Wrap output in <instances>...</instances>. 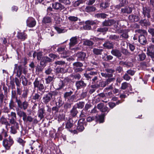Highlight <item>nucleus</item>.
<instances>
[{"mask_svg": "<svg viewBox=\"0 0 154 154\" xmlns=\"http://www.w3.org/2000/svg\"><path fill=\"white\" fill-rule=\"evenodd\" d=\"M33 84L34 88H37V91H40L42 92L43 93H44V91H45L44 85L40 80H38V78L35 79Z\"/></svg>", "mask_w": 154, "mask_h": 154, "instance_id": "f257e3e1", "label": "nucleus"}, {"mask_svg": "<svg viewBox=\"0 0 154 154\" xmlns=\"http://www.w3.org/2000/svg\"><path fill=\"white\" fill-rule=\"evenodd\" d=\"M13 143L14 141L13 139L11 138L10 136L9 137V140L7 139H5L3 141V145L7 149H9Z\"/></svg>", "mask_w": 154, "mask_h": 154, "instance_id": "f03ea898", "label": "nucleus"}, {"mask_svg": "<svg viewBox=\"0 0 154 154\" xmlns=\"http://www.w3.org/2000/svg\"><path fill=\"white\" fill-rule=\"evenodd\" d=\"M8 119L9 120V122L11 124H14L17 123L16 121L17 116L15 112H11L10 114H8Z\"/></svg>", "mask_w": 154, "mask_h": 154, "instance_id": "7ed1b4c3", "label": "nucleus"}, {"mask_svg": "<svg viewBox=\"0 0 154 154\" xmlns=\"http://www.w3.org/2000/svg\"><path fill=\"white\" fill-rule=\"evenodd\" d=\"M73 68L75 72H82L83 69L81 68L83 66V64L79 62H76L73 63Z\"/></svg>", "mask_w": 154, "mask_h": 154, "instance_id": "20e7f679", "label": "nucleus"}, {"mask_svg": "<svg viewBox=\"0 0 154 154\" xmlns=\"http://www.w3.org/2000/svg\"><path fill=\"white\" fill-rule=\"evenodd\" d=\"M26 26L29 27H33L35 26L36 22L32 17H29L26 20Z\"/></svg>", "mask_w": 154, "mask_h": 154, "instance_id": "39448f33", "label": "nucleus"}, {"mask_svg": "<svg viewBox=\"0 0 154 154\" xmlns=\"http://www.w3.org/2000/svg\"><path fill=\"white\" fill-rule=\"evenodd\" d=\"M53 94L51 92L45 94L42 98L43 102L45 104H47L51 100Z\"/></svg>", "mask_w": 154, "mask_h": 154, "instance_id": "423d86ee", "label": "nucleus"}, {"mask_svg": "<svg viewBox=\"0 0 154 154\" xmlns=\"http://www.w3.org/2000/svg\"><path fill=\"white\" fill-rule=\"evenodd\" d=\"M70 120L68 121L66 124V128L68 130L70 131L73 132L74 134L77 133V131L75 129H73L74 125L72 123H71Z\"/></svg>", "mask_w": 154, "mask_h": 154, "instance_id": "0eeeda50", "label": "nucleus"}, {"mask_svg": "<svg viewBox=\"0 0 154 154\" xmlns=\"http://www.w3.org/2000/svg\"><path fill=\"white\" fill-rule=\"evenodd\" d=\"M17 104L18 107L21 109H23L24 110H25L27 108L29 105L27 101H25L22 103L20 100L17 103Z\"/></svg>", "mask_w": 154, "mask_h": 154, "instance_id": "6e6552de", "label": "nucleus"}, {"mask_svg": "<svg viewBox=\"0 0 154 154\" xmlns=\"http://www.w3.org/2000/svg\"><path fill=\"white\" fill-rule=\"evenodd\" d=\"M13 124L14 125H12L10 127V132L12 134H15L17 133V130L19 129V124L17 123Z\"/></svg>", "mask_w": 154, "mask_h": 154, "instance_id": "1a4fd4ad", "label": "nucleus"}, {"mask_svg": "<svg viewBox=\"0 0 154 154\" xmlns=\"http://www.w3.org/2000/svg\"><path fill=\"white\" fill-rule=\"evenodd\" d=\"M52 6L53 8L60 11H61L65 8V7L63 5L59 2H56L52 4Z\"/></svg>", "mask_w": 154, "mask_h": 154, "instance_id": "9d476101", "label": "nucleus"}, {"mask_svg": "<svg viewBox=\"0 0 154 154\" xmlns=\"http://www.w3.org/2000/svg\"><path fill=\"white\" fill-rule=\"evenodd\" d=\"M119 4L115 6V7L118 9H120L121 7H124L128 4V0H119Z\"/></svg>", "mask_w": 154, "mask_h": 154, "instance_id": "9b49d317", "label": "nucleus"}, {"mask_svg": "<svg viewBox=\"0 0 154 154\" xmlns=\"http://www.w3.org/2000/svg\"><path fill=\"white\" fill-rule=\"evenodd\" d=\"M147 51H148L147 53L148 55L150 56L153 60L154 58V47L153 46L151 45L148 47Z\"/></svg>", "mask_w": 154, "mask_h": 154, "instance_id": "f8f14e48", "label": "nucleus"}, {"mask_svg": "<svg viewBox=\"0 0 154 154\" xmlns=\"http://www.w3.org/2000/svg\"><path fill=\"white\" fill-rule=\"evenodd\" d=\"M75 86L77 89L78 90L86 86V84L83 81L81 80L76 82Z\"/></svg>", "mask_w": 154, "mask_h": 154, "instance_id": "ddd939ff", "label": "nucleus"}, {"mask_svg": "<svg viewBox=\"0 0 154 154\" xmlns=\"http://www.w3.org/2000/svg\"><path fill=\"white\" fill-rule=\"evenodd\" d=\"M143 14L144 17L146 16L148 18L150 17V11L149 8H146L144 5H143Z\"/></svg>", "mask_w": 154, "mask_h": 154, "instance_id": "4468645a", "label": "nucleus"}, {"mask_svg": "<svg viewBox=\"0 0 154 154\" xmlns=\"http://www.w3.org/2000/svg\"><path fill=\"white\" fill-rule=\"evenodd\" d=\"M121 13L122 14H129L131 13L132 11V8L130 7H126L121 9Z\"/></svg>", "mask_w": 154, "mask_h": 154, "instance_id": "2eb2a0df", "label": "nucleus"}, {"mask_svg": "<svg viewBox=\"0 0 154 154\" xmlns=\"http://www.w3.org/2000/svg\"><path fill=\"white\" fill-rule=\"evenodd\" d=\"M116 22L113 20H105L102 23V25L103 26H111L115 24Z\"/></svg>", "mask_w": 154, "mask_h": 154, "instance_id": "dca6fc26", "label": "nucleus"}, {"mask_svg": "<svg viewBox=\"0 0 154 154\" xmlns=\"http://www.w3.org/2000/svg\"><path fill=\"white\" fill-rule=\"evenodd\" d=\"M17 115L20 117H23V120L25 121L26 119V113L23 111L20 110L18 109H16Z\"/></svg>", "mask_w": 154, "mask_h": 154, "instance_id": "f3484780", "label": "nucleus"}, {"mask_svg": "<svg viewBox=\"0 0 154 154\" xmlns=\"http://www.w3.org/2000/svg\"><path fill=\"white\" fill-rule=\"evenodd\" d=\"M86 54L85 53L82 52H78L76 56L79 60H84L86 57Z\"/></svg>", "mask_w": 154, "mask_h": 154, "instance_id": "a211bd4d", "label": "nucleus"}, {"mask_svg": "<svg viewBox=\"0 0 154 154\" xmlns=\"http://www.w3.org/2000/svg\"><path fill=\"white\" fill-rule=\"evenodd\" d=\"M52 60L47 57H42L40 62V64L44 66L45 63L51 62Z\"/></svg>", "mask_w": 154, "mask_h": 154, "instance_id": "6ab92c4d", "label": "nucleus"}, {"mask_svg": "<svg viewBox=\"0 0 154 154\" xmlns=\"http://www.w3.org/2000/svg\"><path fill=\"white\" fill-rule=\"evenodd\" d=\"M139 41L140 43L143 45H145L147 41L146 37L144 35H140L139 37Z\"/></svg>", "mask_w": 154, "mask_h": 154, "instance_id": "aec40b11", "label": "nucleus"}, {"mask_svg": "<svg viewBox=\"0 0 154 154\" xmlns=\"http://www.w3.org/2000/svg\"><path fill=\"white\" fill-rule=\"evenodd\" d=\"M17 38L22 40H24L27 38V35L23 32H18L17 33Z\"/></svg>", "mask_w": 154, "mask_h": 154, "instance_id": "412c9836", "label": "nucleus"}, {"mask_svg": "<svg viewBox=\"0 0 154 154\" xmlns=\"http://www.w3.org/2000/svg\"><path fill=\"white\" fill-rule=\"evenodd\" d=\"M83 121L82 119H80L78 122V125L77 127V129L80 132L82 131L84 129V128L83 126V124L81 123V121Z\"/></svg>", "mask_w": 154, "mask_h": 154, "instance_id": "4be33fe9", "label": "nucleus"}, {"mask_svg": "<svg viewBox=\"0 0 154 154\" xmlns=\"http://www.w3.org/2000/svg\"><path fill=\"white\" fill-rule=\"evenodd\" d=\"M128 18L131 22H137L139 20V17L136 15H130L129 16Z\"/></svg>", "mask_w": 154, "mask_h": 154, "instance_id": "5701e85b", "label": "nucleus"}, {"mask_svg": "<svg viewBox=\"0 0 154 154\" xmlns=\"http://www.w3.org/2000/svg\"><path fill=\"white\" fill-rule=\"evenodd\" d=\"M111 53L113 55L119 58L121 57L122 55L121 52L118 50H112L111 51Z\"/></svg>", "mask_w": 154, "mask_h": 154, "instance_id": "b1692460", "label": "nucleus"}, {"mask_svg": "<svg viewBox=\"0 0 154 154\" xmlns=\"http://www.w3.org/2000/svg\"><path fill=\"white\" fill-rule=\"evenodd\" d=\"M105 26H103L97 28V32L105 33L108 30V28L107 27H105Z\"/></svg>", "mask_w": 154, "mask_h": 154, "instance_id": "393cba45", "label": "nucleus"}, {"mask_svg": "<svg viewBox=\"0 0 154 154\" xmlns=\"http://www.w3.org/2000/svg\"><path fill=\"white\" fill-rule=\"evenodd\" d=\"M78 112L77 109V107L76 106H74L70 111L71 115L72 116L75 117L76 115Z\"/></svg>", "mask_w": 154, "mask_h": 154, "instance_id": "a878e982", "label": "nucleus"}, {"mask_svg": "<svg viewBox=\"0 0 154 154\" xmlns=\"http://www.w3.org/2000/svg\"><path fill=\"white\" fill-rule=\"evenodd\" d=\"M70 42L69 43L70 47L76 44L77 42V37H72L70 40Z\"/></svg>", "mask_w": 154, "mask_h": 154, "instance_id": "bb28decb", "label": "nucleus"}, {"mask_svg": "<svg viewBox=\"0 0 154 154\" xmlns=\"http://www.w3.org/2000/svg\"><path fill=\"white\" fill-rule=\"evenodd\" d=\"M51 22V19L49 17L46 16L44 17L42 20V22L45 24L50 23Z\"/></svg>", "mask_w": 154, "mask_h": 154, "instance_id": "cd10ccee", "label": "nucleus"}, {"mask_svg": "<svg viewBox=\"0 0 154 154\" xmlns=\"http://www.w3.org/2000/svg\"><path fill=\"white\" fill-rule=\"evenodd\" d=\"M103 51V50L102 49L96 48H94L93 50L94 53L97 55H101Z\"/></svg>", "mask_w": 154, "mask_h": 154, "instance_id": "c85d7f7f", "label": "nucleus"}, {"mask_svg": "<svg viewBox=\"0 0 154 154\" xmlns=\"http://www.w3.org/2000/svg\"><path fill=\"white\" fill-rule=\"evenodd\" d=\"M11 98L12 99H16V102L17 103L20 100L18 99L17 97L15 91H11Z\"/></svg>", "mask_w": 154, "mask_h": 154, "instance_id": "c756f323", "label": "nucleus"}, {"mask_svg": "<svg viewBox=\"0 0 154 154\" xmlns=\"http://www.w3.org/2000/svg\"><path fill=\"white\" fill-rule=\"evenodd\" d=\"M103 46L104 47L109 49H110L113 47L112 44L109 42H107L104 43L103 45Z\"/></svg>", "mask_w": 154, "mask_h": 154, "instance_id": "7c9ffc66", "label": "nucleus"}, {"mask_svg": "<svg viewBox=\"0 0 154 154\" xmlns=\"http://www.w3.org/2000/svg\"><path fill=\"white\" fill-rule=\"evenodd\" d=\"M85 23L87 25L85 26V28L86 27L88 29H91V27L90 25H93L94 24V23L93 21L89 20L86 21Z\"/></svg>", "mask_w": 154, "mask_h": 154, "instance_id": "2f4dec72", "label": "nucleus"}, {"mask_svg": "<svg viewBox=\"0 0 154 154\" xmlns=\"http://www.w3.org/2000/svg\"><path fill=\"white\" fill-rule=\"evenodd\" d=\"M41 98L40 95L38 93H35L32 96V99L35 101H39Z\"/></svg>", "mask_w": 154, "mask_h": 154, "instance_id": "473e14b6", "label": "nucleus"}, {"mask_svg": "<svg viewBox=\"0 0 154 154\" xmlns=\"http://www.w3.org/2000/svg\"><path fill=\"white\" fill-rule=\"evenodd\" d=\"M97 88V84H96L91 85L90 86L91 88L89 92V93L90 94H92L95 91Z\"/></svg>", "mask_w": 154, "mask_h": 154, "instance_id": "72a5a7b5", "label": "nucleus"}, {"mask_svg": "<svg viewBox=\"0 0 154 154\" xmlns=\"http://www.w3.org/2000/svg\"><path fill=\"white\" fill-rule=\"evenodd\" d=\"M18 69L17 70L16 75L17 77L19 78L22 74V72L23 70V67H22L21 66H18Z\"/></svg>", "mask_w": 154, "mask_h": 154, "instance_id": "f704fd0d", "label": "nucleus"}, {"mask_svg": "<svg viewBox=\"0 0 154 154\" xmlns=\"http://www.w3.org/2000/svg\"><path fill=\"white\" fill-rule=\"evenodd\" d=\"M54 28L57 31V32L59 33H64L67 31V30L65 29L61 28L58 27H55Z\"/></svg>", "mask_w": 154, "mask_h": 154, "instance_id": "c9c22d12", "label": "nucleus"}, {"mask_svg": "<svg viewBox=\"0 0 154 154\" xmlns=\"http://www.w3.org/2000/svg\"><path fill=\"white\" fill-rule=\"evenodd\" d=\"M83 44L85 45L88 46H92L94 44V43L89 40H86L84 42Z\"/></svg>", "mask_w": 154, "mask_h": 154, "instance_id": "e433bc0d", "label": "nucleus"}, {"mask_svg": "<svg viewBox=\"0 0 154 154\" xmlns=\"http://www.w3.org/2000/svg\"><path fill=\"white\" fill-rule=\"evenodd\" d=\"M96 10V8L93 6H87L85 10L86 12H90Z\"/></svg>", "mask_w": 154, "mask_h": 154, "instance_id": "4c0bfd02", "label": "nucleus"}, {"mask_svg": "<svg viewBox=\"0 0 154 154\" xmlns=\"http://www.w3.org/2000/svg\"><path fill=\"white\" fill-rule=\"evenodd\" d=\"M44 112L43 109H40L38 111V116L41 119H42L44 116Z\"/></svg>", "mask_w": 154, "mask_h": 154, "instance_id": "58836bf2", "label": "nucleus"}, {"mask_svg": "<svg viewBox=\"0 0 154 154\" xmlns=\"http://www.w3.org/2000/svg\"><path fill=\"white\" fill-rule=\"evenodd\" d=\"M85 103L83 102H80L76 103V106L77 108L79 109H82L84 106Z\"/></svg>", "mask_w": 154, "mask_h": 154, "instance_id": "ea45409f", "label": "nucleus"}, {"mask_svg": "<svg viewBox=\"0 0 154 154\" xmlns=\"http://www.w3.org/2000/svg\"><path fill=\"white\" fill-rule=\"evenodd\" d=\"M58 89H60L63 88L64 86V83L63 81H59L58 83Z\"/></svg>", "mask_w": 154, "mask_h": 154, "instance_id": "a19ab883", "label": "nucleus"}, {"mask_svg": "<svg viewBox=\"0 0 154 154\" xmlns=\"http://www.w3.org/2000/svg\"><path fill=\"white\" fill-rule=\"evenodd\" d=\"M70 76L73 78V79H74L76 80H79L81 78V75L78 73L74 75H70Z\"/></svg>", "mask_w": 154, "mask_h": 154, "instance_id": "79ce46f5", "label": "nucleus"}, {"mask_svg": "<svg viewBox=\"0 0 154 154\" xmlns=\"http://www.w3.org/2000/svg\"><path fill=\"white\" fill-rule=\"evenodd\" d=\"M56 71L58 73H65L66 72V70L64 69V68H57L56 69Z\"/></svg>", "mask_w": 154, "mask_h": 154, "instance_id": "37998d69", "label": "nucleus"}, {"mask_svg": "<svg viewBox=\"0 0 154 154\" xmlns=\"http://www.w3.org/2000/svg\"><path fill=\"white\" fill-rule=\"evenodd\" d=\"M104 115L102 114L101 115L96 116V118L99 120L100 123H102L103 122Z\"/></svg>", "mask_w": 154, "mask_h": 154, "instance_id": "c03bdc74", "label": "nucleus"}, {"mask_svg": "<svg viewBox=\"0 0 154 154\" xmlns=\"http://www.w3.org/2000/svg\"><path fill=\"white\" fill-rule=\"evenodd\" d=\"M9 107L10 109H13V108L15 106V103L14 102L13 100L11 99L9 103Z\"/></svg>", "mask_w": 154, "mask_h": 154, "instance_id": "a18cd8bd", "label": "nucleus"}, {"mask_svg": "<svg viewBox=\"0 0 154 154\" xmlns=\"http://www.w3.org/2000/svg\"><path fill=\"white\" fill-rule=\"evenodd\" d=\"M92 64V66H95L96 68L99 67V62L98 60L94 61L91 62Z\"/></svg>", "mask_w": 154, "mask_h": 154, "instance_id": "49530a36", "label": "nucleus"}, {"mask_svg": "<svg viewBox=\"0 0 154 154\" xmlns=\"http://www.w3.org/2000/svg\"><path fill=\"white\" fill-rule=\"evenodd\" d=\"M68 19L70 21L75 22L78 20V18L73 16H70L68 17Z\"/></svg>", "mask_w": 154, "mask_h": 154, "instance_id": "de8ad7c7", "label": "nucleus"}, {"mask_svg": "<svg viewBox=\"0 0 154 154\" xmlns=\"http://www.w3.org/2000/svg\"><path fill=\"white\" fill-rule=\"evenodd\" d=\"M108 2H106L105 3H102L100 4V6L102 7L103 8H105L109 6Z\"/></svg>", "mask_w": 154, "mask_h": 154, "instance_id": "09e8293b", "label": "nucleus"}, {"mask_svg": "<svg viewBox=\"0 0 154 154\" xmlns=\"http://www.w3.org/2000/svg\"><path fill=\"white\" fill-rule=\"evenodd\" d=\"M109 38L111 40H118L119 38V36L115 35H110Z\"/></svg>", "mask_w": 154, "mask_h": 154, "instance_id": "8fccbe9b", "label": "nucleus"}, {"mask_svg": "<svg viewBox=\"0 0 154 154\" xmlns=\"http://www.w3.org/2000/svg\"><path fill=\"white\" fill-rule=\"evenodd\" d=\"M107 85L106 84V81L104 82L102 81L99 83V85L97 84V88L99 87H104L106 86Z\"/></svg>", "mask_w": 154, "mask_h": 154, "instance_id": "3c124183", "label": "nucleus"}, {"mask_svg": "<svg viewBox=\"0 0 154 154\" xmlns=\"http://www.w3.org/2000/svg\"><path fill=\"white\" fill-rule=\"evenodd\" d=\"M59 1L61 3H62L65 5H69L70 3L69 0H59Z\"/></svg>", "mask_w": 154, "mask_h": 154, "instance_id": "603ef678", "label": "nucleus"}, {"mask_svg": "<svg viewBox=\"0 0 154 154\" xmlns=\"http://www.w3.org/2000/svg\"><path fill=\"white\" fill-rule=\"evenodd\" d=\"M54 79V77L51 76H48V77L45 79L46 83L49 84L52 82Z\"/></svg>", "mask_w": 154, "mask_h": 154, "instance_id": "864d4df0", "label": "nucleus"}, {"mask_svg": "<svg viewBox=\"0 0 154 154\" xmlns=\"http://www.w3.org/2000/svg\"><path fill=\"white\" fill-rule=\"evenodd\" d=\"M0 123L2 124H8V122H7L6 119L4 117H2L0 119Z\"/></svg>", "mask_w": 154, "mask_h": 154, "instance_id": "5fc2aeb1", "label": "nucleus"}, {"mask_svg": "<svg viewBox=\"0 0 154 154\" xmlns=\"http://www.w3.org/2000/svg\"><path fill=\"white\" fill-rule=\"evenodd\" d=\"M96 16L97 17L104 18L106 17V15L104 13H100L97 14Z\"/></svg>", "mask_w": 154, "mask_h": 154, "instance_id": "6e6d98bb", "label": "nucleus"}, {"mask_svg": "<svg viewBox=\"0 0 154 154\" xmlns=\"http://www.w3.org/2000/svg\"><path fill=\"white\" fill-rule=\"evenodd\" d=\"M140 60L142 61L144 60L146 57V55L144 53H142L139 55Z\"/></svg>", "mask_w": 154, "mask_h": 154, "instance_id": "4d7b16f0", "label": "nucleus"}, {"mask_svg": "<svg viewBox=\"0 0 154 154\" xmlns=\"http://www.w3.org/2000/svg\"><path fill=\"white\" fill-rule=\"evenodd\" d=\"M135 72V71L134 70L132 69H129L127 71L126 73L131 76H133Z\"/></svg>", "mask_w": 154, "mask_h": 154, "instance_id": "13d9d810", "label": "nucleus"}, {"mask_svg": "<svg viewBox=\"0 0 154 154\" xmlns=\"http://www.w3.org/2000/svg\"><path fill=\"white\" fill-rule=\"evenodd\" d=\"M128 85H129V84L126 82L122 83V84L121 88L123 90L127 88Z\"/></svg>", "mask_w": 154, "mask_h": 154, "instance_id": "bf43d9fd", "label": "nucleus"}, {"mask_svg": "<svg viewBox=\"0 0 154 154\" xmlns=\"http://www.w3.org/2000/svg\"><path fill=\"white\" fill-rule=\"evenodd\" d=\"M42 52H39L37 53V58L38 60H41V59L43 57H42Z\"/></svg>", "mask_w": 154, "mask_h": 154, "instance_id": "052dcab7", "label": "nucleus"}, {"mask_svg": "<svg viewBox=\"0 0 154 154\" xmlns=\"http://www.w3.org/2000/svg\"><path fill=\"white\" fill-rule=\"evenodd\" d=\"M65 49V48L60 47L57 49V51L59 53V54H62L64 52Z\"/></svg>", "mask_w": 154, "mask_h": 154, "instance_id": "680f3d73", "label": "nucleus"}, {"mask_svg": "<svg viewBox=\"0 0 154 154\" xmlns=\"http://www.w3.org/2000/svg\"><path fill=\"white\" fill-rule=\"evenodd\" d=\"M123 79L126 81H128L131 79V77L128 75L127 73H126L123 76Z\"/></svg>", "mask_w": 154, "mask_h": 154, "instance_id": "e2e57ef3", "label": "nucleus"}, {"mask_svg": "<svg viewBox=\"0 0 154 154\" xmlns=\"http://www.w3.org/2000/svg\"><path fill=\"white\" fill-rule=\"evenodd\" d=\"M17 141L19 142L20 144L23 146L24 145L25 143H26V141L23 140V139H21V138H19L17 140Z\"/></svg>", "mask_w": 154, "mask_h": 154, "instance_id": "0e129e2a", "label": "nucleus"}, {"mask_svg": "<svg viewBox=\"0 0 154 154\" xmlns=\"http://www.w3.org/2000/svg\"><path fill=\"white\" fill-rule=\"evenodd\" d=\"M101 74L103 77H111L112 76V74H109V73H101Z\"/></svg>", "mask_w": 154, "mask_h": 154, "instance_id": "69168bd1", "label": "nucleus"}, {"mask_svg": "<svg viewBox=\"0 0 154 154\" xmlns=\"http://www.w3.org/2000/svg\"><path fill=\"white\" fill-rule=\"evenodd\" d=\"M54 63L56 65H63L65 64V62L63 61H57L55 62Z\"/></svg>", "mask_w": 154, "mask_h": 154, "instance_id": "338daca9", "label": "nucleus"}, {"mask_svg": "<svg viewBox=\"0 0 154 154\" xmlns=\"http://www.w3.org/2000/svg\"><path fill=\"white\" fill-rule=\"evenodd\" d=\"M96 118V116H89L87 119V121L88 122H91L92 121L94 120Z\"/></svg>", "mask_w": 154, "mask_h": 154, "instance_id": "774afa93", "label": "nucleus"}]
</instances>
